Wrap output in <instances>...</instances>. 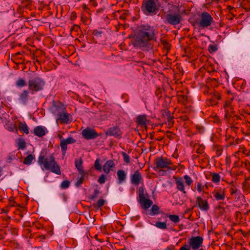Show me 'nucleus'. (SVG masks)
Segmentation results:
<instances>
[{
    "mask_svg": "<svg viewBox=\"0 0 250 250\" xmlns=\"http://www.w3.org/2000/svg\"><path fill=\"white\" fill-rule=\"evenodd\" d=\"M155 30L148 24L138 26L133 45L135 47H146L150 41H156Z\"/></svg>",
    "mask_w": 250,
    "mask_h": 250,
    "instance_id": "nucleus-1",
    "label": "nucleus"
},
{
    "mask_svg": "<svg viewBox=\"0 0 250 250\" xmlns=\"http://www.w3.org/2000/svg\"><path fill=\"white\" fill-rule=\"evenodd\" d=\"M38 163L40 166L43 165L46 170H50L56 174H61L60 168L55 161L53 154L45 158V155L42 151L38 157Z\"/></svg>",
    "mask_w": 250,
    "mask_h": 250,
    "instance_id": "nucleus-2",
    "label": "nucleus"
},
{
    "mask_svg": "<svg viewBox=\"0 0 250 250\" xmlns=\"http://www.w3.org/2000/svg\"><path fill=\"white\" fill-rule=\"evenodd\" d=\"M159 8L158 0H143L141 10L146 16H153L158 13Z\"/></svg>",
    "mask_w": 250,
    "mask_h": 250,
    "instance_id": "nucleus-3",
    "label": "nucleus"
},
{
    "mask_svg": "<svg viewBox=\"0 0 250 250\" xmlns=\"http://www.w3.org/2000/svg\"><path fill=\"white\" fill-rule=\"evenodd\" d=\"M45 82L39 77H35L29 80L28 82V89L33 94L34 92L41 91L43 89Z\"/></svg>",
    "mask_w": 250,
    "mask_h": 250,
    "instance_id": "nucleus-4",
    "label": "nucleus"
},
{
    "mask_svg": "<svg viewBox=\"0 0 250 250\" xmlns=\"http://www.w3.org/2000/svg\"><path fill=\"white\" fill-rule=\"evenodd\" d=\"M164 22L175 27L177 25L180 24L182 21V17L180 13L173 14L170 11L164 16L163 18Z\"/></svg>",
    "mask_w": 250,
    "mask_h": 250,
    "instance_id": "nucleus-5",
    "label": "nucleus"
},
{
    "mask_svg": "<svg viewBox=\"0 0 250 250\" xmlns=\"http://www.w3.org/2000/svg\"><path fill=\"white\" fill-rule=\"evenodd\" d=\"M200 18V21L197 24L199 27L202 29L208 27L214 22L213 19L211 15L206 11L201 13Z\"/></svg>",
    "mask_w": 250,
    "mask_h": 250,
    "instance_id": "nucleus-6",
    "label": "nucleus"
},
{
    "mask_svg": "<svg viewBox=\"0 0 250 250\" xmlns=\"http://www.w3.org/2000/svg\"><path fill=\"white\" fill-rule=\"evenodd\" d=\"M154 164L156 166L153 167L155 170H157L159 168H167L170 169V165H172L171 161L167 158L163 157H157L154 160Z\"/></svg>",
    "mask_w": 250,
    "mask_h": 250,
    "instance_id": "nucleus-7",
    "label": "nucleus"
},
{
    "mask_svg": "<svg viewBox=\"0 0 250 250\" xmlns=\"http://www.w3.org/2000/svg\"><path fill=\"white\" fill-rule=\"evenodd\" d=\"M105 134L106 136H113L116 138L120 139L122 137L123 132L119 126H114L108 128Z\"/></svg>",
    "mask_w": 250,
    "mask_h": 250,
    "instance_id": "nucleus-8",
    "label": "nucleus"
},
{
    "mask_svg": "<svg viewBox=\"0 0 250 250\" xmlns=\"http://www.w3.org/2000/svg\"><path fill=\"white\" fill-rule=\"evenodd\" d=\"M83 137L86 140L95 139L99 136V134L96 132L95 129L86 127L82 132Z\"/></svg>",
    "mask_w": 250,
    "mask_h": 250,
    "instance_id": "nucleus-9",
    "label": "nucleus"
},
{
    "mask_svg": "<svg viewBox=\"0 0 250 250\" xmlns=\"http://www.w3.org/2000/svg\"><path fill=\"white\" fill-rule=\"evenodd\" d=\"M203 238L201 236L192 237L189 240V245L194 250L198 249L202 246Z\"/></svg>",
    "mask_w": 250,
    "mask_h": 250,
    "instance_id": "nucleus-10",
    "label": "nucleus"
},
{
    "mask_svg": "<svg viewBox=\"0 0 250 250\" xmlns=\"http://www.w3.org/2000/svg\"><path fill=\"white\" fill-rule=\"evenodd\" d=\"M76 142L75 139L72 137H68L66 139H62L61 141L60 146L61 147L62 154L64 155L67 148V146L68 144H73Z\"/></svg>",
    "mask_w": 250,
    "mask_h": 250,
    "instance_id": "nucleus-11",
    "label": "nucleus"
},
{
    "mask_svg": "<svg viewBox=\"0 0 250 250\" xmlns=\"http://www.w3.org/2000/svg\"><path fill=\"white\" fill-rule=\"evenodd\" d=\"M69 115H70L67 113L65 108H63V111L58 114V117L57 118V121H59L61 124H68L70 122Z\"/></svg>",
    "mask_w": 250,
    "mask_h": 250,
    "instance_id": "nucleus-12",
    "label": "nucleus"
},
{
    "mask_svg": "<svg viewBox=\"0 0 250 250\" xmlns=\"http://www.w3.org/2000/svg\"><path fill=\"white\" fill-rule=\"evenodd\" d=\"M196 203L199 208L202 210L208 211L209 208L208 201L203 200L200 196H198L196 198Z\"/></svg>",
    "mask_w": 250,
    "mask_h": 250,
    "instance_id": "nucleus-13",
    "label": "nucleus"
},
{
    "mask_svg": "<svg viewBox=\"0 0 250 250\" xmlns=\"http://www.w3.org/2000/svg\"><path fill=\"white\" fill-rule=\"evenodd\" d=\"M33 132L36 136L42 137L48 132V131L45 126L39 125L34 128Z\"/></svg>",
    "mask_w": 250,
    "mask_h": 250,
    "instance_id": "nucleus-14",
    "label": "nucleus"
},
{
    "mask_svg": "<svg viewBox=\"0 0 250 250\" xmlns=\"http://www.w3.org/2000/svg\"><path fill=\"white\" fill-rule=\"evenodd\" d=\"M174 178L177 190L182 192L184 194H186L183 179L182 177H174Z\"/></svg>",
    "mask_w": 250,
    "mask_h": 250,
    "instance_id": "nucleus-15",
    "label": "nucleus"
},
{
    "mask_svg": "<svg viewBox=\"0 0 250 250\" xmlns=\"http://www.w3.org/2000/svg\"><path fill=\"white\" fill-rule=\"evenodd\" d=\"M142 179L141 174L138 170L135 171L134 173L130 176L131 183L135 185H138Z\"/></svg>",
    "mask_w": 250,
    "mask_h": 250,
    "instance_id": "nucleus-16",
    "label": "nucleus"
},
{
    "mask_svg": "<svg viewBox=\"0 0 250 250\" xmlns=\"http://www.w3.org/2000/svg\"><path fill=\"white\" fill-rule=\"evenodd\" d=\"M138 201L142 208L146 210L148 209L153 204V202L151 200L146 199L145 197L139 199Z\"/></svg>",
    "mask_w": 250,
    "mask_h": 250,
    "instance_id": "nucleus-17",
    "label": "nucleus"
},
{
    "mask_svg": "<svg viewBox=\"0 0 250 250\" xmlns=\"http://www.w3.org/2000/svg\"><path fill=\"white\" fill-rule=\"evenodd\" d=\"M115 163L112 160L107 161L103 166V170L106 174H108L111 169L115 167Z\"/></svg>",
    "mask_w": 250,
    "mask_h": 250,
    "instance_id": "nucleus-18",
    "label": "nucleus"
},
{
    "mask_svg": "<svg viewBox=\"0 0 250 250\" xmlns=\"http://www.w3.org/2000/svg\"><path fill=\"white\" fill-rule=\"evenodd\" d=\"M29 92L27 90H24L20 93L19 101L23 104H26L29 97Z\"/></svg>",
    "mask_w": 250,
    "mask_h": 250,
    "instance_id": "nucleus-19",
    "label": "nucleus"
},
{
    "mask_svg": "<svg viewBox=\"0 0 250 250\" xmlns=\"http://www.w3.org/2000/svg\"><path fill=\"white\" fill-rule=\"evenodd\" d=\"M212 193L215 199L217 201L223 200L225 199V194L224 191L221 190L215 189Z\"/></svg>",
    "mask_w": 250,
    "mask_h": 250,
    "instance_id": "nucleus-20",
    "label": "nucleus"
},
{
    "mask_svg": "<svg viewBox=\"0 0 250 250\" xmlns=\"http://www.w3.org/2000/svg\"><path fill=\"white\" fill-rule=\"evenodd\" d=\"M75 166L78 170L79 172V173L80 175H83L84 174V171L83 169V160L82 158H80V159H76L75 161Z\"/></svg>",
    "mask_w": 250,
    "mask_h": 250,
    "instance_id": "nucleus-21",
    "label": "nucleus"
},
{
    "mask_svg": "<svg viewBox=\"0 0 250 250\" xmlns=\"http://www.w3.org/2000/svg\"><path fill=\"white\" fill-rule=\"evenodd\" d=\"M117 175L118 178V184H121L124 181L126 177V174L124 170H118L117 172Z\"/></svg>",
    "mask_w": 250,
    "mask_h": 250,
    "instance_id": "nucleus-22",
    "label": "nucleus"
},
{
    "mask_svg": "<svg viewBox=\"0 0 250 250\" xmlns=\"http://www.w3.org/2000/svg\"><path fill=\"white\" fill-rule=\"evenodd\" d=\"M136 123L139 125H146L147 120L146 115H140L136 118Z\"/></svg>",
    "mask_w": 250,
    "mask_h": 250,
    "instance_id": "nucleus-23",
    "label": "nucleus"
},
{
    "mask_svg": "<svg viewBox=\"0 0 250 250\" xmlns=\"http://www.w3.org/2000/svg\"><path fill=\"white\" fill-rule=\"evenodd\" d=\"M19 128L20 131H22L26 134L29 133V128L25 122L22 123L20 122L19 124Z\"/></svg>",
    "mask_w": 250,
    "mask_h": 250,
    "instance_id": "nucleus-24",
    "label": "nucleus"
},
{
    "mask_svg": "<svg viewBox=\"0 0 250 250\" xmlns=\"http://www.w3.org/2000/svg\"><path fill=\"white\" fill-rule=\"evenodd\" d=\"M17 143L18 144L17 147L19 150H23L25 148L26 143L23 138H20L18 140Z\"/></svg>",
    "mask_w": 250,
    "mask_h": 250,
    "instance_id": "nucleus-25",
    "label": "nucleus"
},
{
    "mask_svg": "<svg viewBox=\"0 0 250 250\" xmlns=\"http://www.w3.org/2000/svg\"><path fill=\"white\" fill-rule=\"evenodd\" d=\"M152 208H151V210H150L148 214L151 216H153L155 215H157L159 214L160 211V208L159 207L156 205H152Z\"/></svg>",
    "mask_w": 250,
    "mask_h": 250,
    "instance_id": "nucleus-26",
    "label": "nucleus"
},
{
    "mask_svg": "<svg viewBox=\"0 0 250 250\" xmlns=\"http://www.w3.org/2000/svg\"><path fill=\"white\" fill-rule=\"evenodd\" d=\"M26 85V81L22 78H19L16 82V86L18 87H22Z\"/></svg>",
    "mask_w": 250,
    "mask_h": 250,
    "instance_id": "nucleus-27",
    "label": "nucleus"
},
{
    "mask_svg": "<svg viewBox=\"0 0 250 250\" xmlns=\"http://www.w3.org/2000/svg\"><path fill=\"white\" fill-rule=\"evenodd\" d=\"M211 181L214 183H217L220 182L221 177L218 173H211Z\"/></svg>",
    "mask_w": 250,
    "mask_h": 250,
    "instance_id": "nucleus-28",
    "label": "nucleus"
},
{
    "mask_svg": "<svg viewBox=\"0 0 250 250\" xmlns=\"http://www.w3.org/2000/svg\"><path fill=\"white\" fill-rule=\"evenodd\" d=\"M35 159V156L32 154L28 155L24 160L23 164L26 165L31 164L32 161Z\"/></svg>",
    "mask_w": 250,
    "mask_h": 250,
    "instance_id": "nucleus-29",
    "label": "nucleus"
},
{
    "mask_svg": "<svg viewBox=\"0 0 250 250\" xmlns=\"http://www.w3.org/2000/svg\"><path fill=\"white\" fill-rule=\"evenodd\" d=\"M188 100L187 96L184 95H181L178 96V102L186 104Z\"/></svg>",
    "mask_w": 250,
    "mask_h": 250,
    "instance_id": "nucleus-30",
    "label": "nucleus"
},
{
    "mask_svg": "<svg viewBox=\"0 0 250 250\" xmlns=\"http://www.w3.org/2000/svg\"><path fill=\"white\" fill-rule=\"evenodd\" d=\"M196 186H197L196 189L198 192H204L205 191L204 186L203 185V184L202 183L201 181L198 182L196 183Z\"/></svg>",
    "mask_w": 250,
    "mask_h": 250,
    "instance_id": "nucleus-31",
    "label": "nucleus"
},
{
    "mask_svg": "<svg viewBox=\"0 0 250 250\" xmlns=\"http://www.w3.org/2000/svg\"><path fill=\"white\" fill-rule=\"evenodd\" d=\"M169 219L173 222L177 223L180 221V218L177 215H169L168 216Z\"/></svg>",
    "mask_w": 250,
    "mask_h": 250,
    "instance_id": "nucleus-32",
    "label": "nucleus"
},
{
    "mask_svg": "<svg viewBox=\"0 0 250 250\" xmlns=\"http://www.w3.org/2000/svg\"><path fill=\"white\" fill-rule=\"evenodd\" d=\"M70 181H69L68 180H64L62 182V183L60 185V188L62 189H66L69 188V187L70 186Z\"/></svg>",
    "mask_w": 250,
    "mask_h": 250,
    "instance_id": "nucleus-33",
    "label": "nucleus"
},
{
    "mask_svg": "<svg viewBox=\"0 0 250 250\" xmlns=\"http://www.w3.org/2000/svg\"><path fill=\"white\" fill-rule=\"evenodd\" d=\"M218 50L217 45L216 44H210L208 47V50L210 53H213Z\"/></svg>",
    "mask_w": 250,
    "mask_h": 250,
    "instance_id": "nucleus-34",
    "label": "nucleus"
},
{
    "mask_svg": "<svg viewBox=\"0 0 250 250\" xmlns=\"http://www.w3.org/2000/svg\"><path fill=\"white\" fill-rule=\"evenodd\" d=\"M94 167L95 169L97 170H99L100 171H102V166L100 164V160L99 158H97L94 163Z\"/></svg>",
    "mask_w": 250,
    "mask_h": 250,
    "instance_id": "nucleus-35",
    "label": "nucleus"
},
{
    "mask_svg": "<svg viewBox=\"0 0 250 250\" xmlns=\"http://www.w3.org/2000/svg\"><path fill=\"white\" fill-rule=\"evenodd\" d=\"M183 178L185 180V182H186V184L190 186V185H192V183H193V180L191 179V177H190L188 175H185L183 176Z\"/></svg>",
    "mask_w": 250,
    "mask_h": 250,
    "instance_id": "nucleus-36",
    "label": "nucleus"
},
{
    "mask_svg": "<svg viewBox=\"0 0 250 250\" xmlns=\"http://www.w3.org/2000/svg\"><path fill=\"white\" fill-rule=\"evenodd\" d=\"M155 226L161 229H167V224L165 222H157L155 224Z\"/></svg>",
    "mask_w": 250,
    "mask_h": 250,
    "instance_id": "nucleus-37",
    "label": "nucleus"
},
{
    "mask_svg": "<svg viewBox=\"0 0 250 250\" xmlns=\"http://www.w3.org/2000/svg\"><path fill=\"white\" fill-rule=\"evenodd\" d=\"M105 203V201L103 199H99L97 202L96 205H93L94 207H97V208H100L102 206L104 205Z\"/></svg>",
    "mask_w": 250,
    "mask_h": 250,
    "instance_id": "nucleus-38",
    "label": "nucleus"
},
{
    "mask_svg": "<svg viewBox=\"0 0 250 250\" xmlns=\"http://www.w3.org/2000/svg\"><path fill=\"white\" fill-rule=\"evenodd\" d=\"M99 194V190L97 188L95 189L94 191L93 194L90 196L89 199L91 200H94L98 197Z\"/></svg>",
    "mask_w": 250,
    "mask_h": 250,
    "instance_id": "nucleus-39",
    "label": "nucleus"
},
{
    "mask_svg": "<svg viewBox=\"0 0 250 250\" xmlns=\"http://www.w3.org/2000/svg\"><path fill=\"white\" fill-rule=\"evenodd\" d=\"M225 107H226V113L225 117L226 118H227L229 115V109L228 108H229L231 109L230 107V103L229 102H227L225 104Z\"/></svg>",
    "mask_w": 250,
    "mask_h": 250,
    "instance_id": "nucleus-40",
    "label": "nucleus"
},
{
    "mask_svg": "<svg viewBox=\"0 0 250 250\" xmlns=\"http://www.w3.org/2000/svg\"><path fill=\"white\" fill-rule=\"evenodd\" d=\"M84 175H81V177L77 181V182H76L75 183V186L76 187H80L81 186V185L82 184V183H83V179H84Z\"/></svg>",
    "mask_w": 250,
    "mask_h": 250,
    "instance_id": "nucleus-41",
    "label": "nucleus"
},
{
    "mask_svg": "<svg viewBox=\"0 0 250 250\" xmlns=\"http://www.w3.org/2000/svg\"><path fill=\"white\" fill-rule=\"evenodd\" d=\"M122 154L123 155V157L124 158V160L125 162H126V163H129L130 162V157H129V156L125 152H122Z\"/></svg>",
    "mask_w": 250,
    "mask_h": 250,
    "instance_id": "nucleus-42",
    "label": "nucleus"
},
{
    "mask_svg": "<svg viewBox=\"0 0 250 250\" xmlns=\"http://www.w3.org/2000/svg\"><path fill=\"white\" fill-rule=\"evenodd\" d=\"M139 198L145 197L144 188L143 187H140L138 190Z\"/></svg>",
    "mask_w": 250,
    "mask_h": 250,
    "instance_id": "nucleus-43",
    "label": "nucleus"
},
{
    "mask_svg": "<svg viewBox=\"0 0 250 250\" xmlns=\"http://www.w3.org/2000/svg\"><path fill=\"white\" fill-rule=\"evenodd\" d=\"M98 182L101 184H104L105 182V176L104 174H102L99 177L98 180Z\"/></svg>",
    "mask_w": 250,
    "mask_h": 250,
    "instance_id": "nucleus-44",
    "label": "nucleus"
},
{
    "mask_svg": "<svg viewBox=\"0 0 250 250\" xmlns=\"http://www.w3.org/2000/svg\"><path fill=\"white\" fill-rule=\"evenodd\" d=\"M102 31L95 29L93 31L92 34L95 36L100 37L102 36Z\"/></svg>",
    "mask_w": 250,
    "mask_h": 250,
    "instance_id": "nucleus-45",
    "label": "nucleus"
},
{
    "mask_svg": "<svg viewBox=\"0 0 250 250\" xmlns=\"http://www.w3.org/2000/svg\"><path fill=\"white\" fill-rule=\"evenodd\" d=\"M229 191L231 195H233L237 192V189L235 187H232L230 188Z\"/></svg>",
    "mask_w": 250,
    "mask_h": 250,
    "instance_id": "nucleus-46",
    "label": "nucleus"
},
{
    "mask_svg": "<svg viewBox=\"0 0 250 250\" xmlns=\"http://www.w3.org/2000/svg\"><path fill=\"white\" fill-rule=\"evenodd\" d=\"M8 130L10 131L13 132L14 129L16 128V125H10L8 126Z\"/></svg>",
    "mask_w": 250,
    "mask_h": 250,
    "instance_id": "nucleus-47",
    "label": "nucleus"
},
{
    "mask_svg": "<svg viewBox=\"0 0 250 250\" xmlns=\"http://www.w3.org/2000/svg\"><path fill=\"white\" fill-rule=\"evenodd\" d=\"M77 17V14L76 12H72L71 13L70 17V20L71 21L74 20Z\"/></svg>",
    "mask_w": 250,
    "mask_h": 250,
    "instance_id": "nucleus-48",
    "label": "nucleus"
},
{
    "mask_svg": "<svg viewBox=\"0 0 250 250\" xmlns=\"http://www.w3.org/2000/svg\"><path fill=\"white\" fill-rule=\"evenodd\" d=\"M190 246L185 244L183 246L181 247L179 250H190Z\"/></svg>",
    "mask_w": 250,
    "mask_h": 250,
    "instance_id": "nucleus-49",
    "label": "nucleus"
},
{
    "mask_svg": "<svg viewBox=\"0 0 250 250\" xmlns=\"http://www.w3.org/2000/svg\"><path fill=\"white\" fill-rule=\"evenodd\" d=\"M15 158V156L13 154H9L7 157V160L9 163L11 162Z\"/></svg>",
    "mask_w": 250,
    "mask_h": 250,
    "instance_id": "nucleus-50",
    "label": "nucleus"
},
{
    "mask_svg": "<svg viewBox=\"0 0 250 250\" xmlns=\"http://www.w3.org/2000/svg\"><path fill=\"white\" fill-rule=\"evenodd\" d=\"M204 152V148L202 146H200L199 148L196 150V152L199 154H202Z\"/></svg>",
    "mask_w": 250,
    "mask_h": 250,
    "instance_id": "nucleus-51",
    "label": "nucleus"
},
{
    "mask_svg": "<svg viewBox=\"0 0 250 250\" xmlns=\"http://www.w3.org/2000/svg\"><path fill=\"white\" fill-rule=\"evenodd\" d=\"M80 28V27L76 24L73 25V27L72 28V29L73 30H77V29Z\"/></svg>",
    "mask_w": 250,
    "mask_h": 250,
    "instance_id": "nucleus-52",
    "label": "nucleus"
},
{
    "mask_svg": "<svg viewBox=\"0 0 250 250\" xmlns=\"http://www.w3.org/2000/svg\"><path fill=\"white\" fill-rule=\"evenodd\" d=\"M40 238H41V240L42 241L43 240L45 239L46 238L45 235H42L40 236Z\"/></svg>",
    "mask_w": 250,
    "mask_h": 250,
    "instance_id": "nucleus-53",
    "label": "nucleus"
},
{
    "mask_svg": "<svg viewBox=\"0 0 250 250\" xmlns=\"http://www.w3.org/2000/svg\"><path fill=\"white\" fill-rule=\"evenodd\" d=\"M203 185L204 186V189L206 188V189H208V185L207 183H206L205 185Z\"/></svg>",
    "mask_w": 250,
    "mask_h": 250,
    "instance_id": "nucleus-54",
    "label": "nucleus"
},
{
    "mask_svg": "<svg viewBox=\"0 0 250 250\" xmlns=\"http://www.w3.org/2000/svg\"><path fill=\"white\" fill-rule=\"evenodd\" d=\"M216 154L217 156H220L221 154V151L220 150H217L216 152Z\"/></svg>",
    "mask_w": 250,
    "mask_h": 250,
    "instance_id": "nucleus-55",
    "label": "nucleus"
},
{
    "mask_svg": "<svg viewBox=\"0 0 250 250\" xmlns=\"http://www.w3.org/2000/svg\"><path fill=\"white\" fill-rule=\"evenodd\" d=\"M172 119H173V117H170H170L168 118V122H169V124H170V123H171V122H173L172 121Z\"/></svg>",
    "mask_w": 250,
    "mask_h": 250,
    "instance_id": "nucleus-56",
    "label": "nucleus"
},
{
    "mask_svg": "<svg viewBox=\"0 0 250 250\" xmlns=\"http://www.w3.org/2000/svg\"><path fill=\"white\" fill-rule=\"evenodd\" d=\"M162 42L164 45H167L168 44V42L166 41H162Z\"/></svg>",
    "mask_w": 250,
    "mask_h": 250,
    "instance_id": "nucleus-57",
    "label": "nucleus"
},
{
    "mask_svg": "<svg viewBox=\"0 0 250 250\" xmlns=\"http://www.w3.org/2000/svg\"><path fill=\"white\" fill-rule=\"evenodd\" d=\"M2 175V168L0 167V177Z\"/></svg>",
    "mask_w": 250,
    "mask_h": 250,
    "instance_id": "nucleus-58",
    "label": "nucleus"
},
{
    "mask_svg": "<svg viewBox=\"0 0 250 250\" xmlns=\"http://www.w3.org/2000/svg\"><path fill=\"white\" fill-rule=\"evenodd\" d=\"M172 249L170 247H167L166 249L164 250H171Z\"/></svg>",
    "mask_w": 250,
    "mask_h": 250,
    "instance_id": "nucleus-59",
    "label": "nucleus"
},
{
    "mask_svg": "<svg viewBox=\"0 0 250 250\" xmlns=\"http://www.w3.org/2000/svg\"><path fill=\"white\" fill-rule=\"evenodd\" d=\"M75 0V1H80L81 0Z\"/></svg>",
    "mask_w": 250,
    "mask_h": 250,
    "instance_id": "nucleus-60",
    "label": "nucleus"
}]
</instances>
